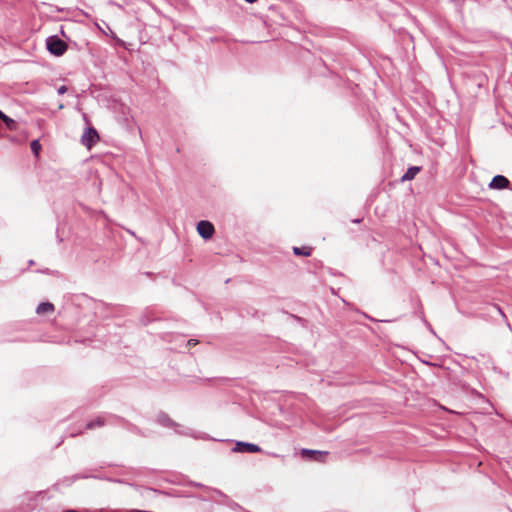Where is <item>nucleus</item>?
<instances>
[{
  "instance_id": "obj_5",
  "label": "nucleus",
  "mask_w": 512,
  "mask_h": 512,
  "mask_svg": "<svg viewBox=\"0 0 512 512\" xmlns=\"http://www.w3.org/2000/svg\"><path fill=\"white\" fill-rule=\"evenodd\" d=\"M237 451L247 452V453H256L261 451V448L252 443L238 442L237 443Z\"/></svg>"
},
{
  "instance_id": "obj_11",
  "label": "nucleus",
  "mask_w": 512,
  "mask_h": 512,
  "mask_svg": "<svg viewBox=\"0 0 512 512\" xmlns=\"http://www.w3.org/2000/svg\"><path fill=\"white\" fill-rule=\"evenodd\" d=\"M0 119L5 122V124L7 125V127L9 129H14L15 121L13 119H11L10 117H8L7 115H5L1 110H0Z\"/></svg>"
},
{
  "instance_id": "obj_7",
  "label": "nucleus",
  "mask_w": 512,
  "mask_h": 512,
  "mask_svg": "<svg viewBox=\"0 0 512 512\" xmlns=\"http://www.w3.org/2000/svg\"><path fill=\"white\" fill-rule=\"evenodd\" d=\"M419 171H420V167H417V166H412V167L408 168L407 171L405 172V174L402 176L401 181L405 182V181H410V180L414 179L416 177V175L419 173Z\"/></svg>"
},
{
  "instance_id": "obj_17",
  "label": "nucleus",
  "mask_w": 512,
  "mask_h": 512,
  "mask_svg": "<svg viewBox=\"0 0 512 512\" xmlns=\"http://www.w3.org/2000/svg\"><path fill=\"white\" fill-rule=\"evenodd\" d=\"M134 512H141V511H134Z\"/></svg>"
},
{
  "instance_id": "obj_14",
  "label": "nucleus",
  "mask_w": 512,
  "mask_h": 512,
  "mask_svg": "<svg viewBox=\"0 0 512 512\" xmlns=\"http://www.w3.org/2000/svg\"><path fill=\"white\" fill-rule=\"evenodd\" d=\"M58 94L62 95L67 92V87L65 85H62L57 90Z\"/></svg>"
},
{
  "instance_id": "obj_3",
  "label": "nucleus",
  "mask_w": 512,
  "mask_h": 512,
  "mask_svg": "<svg viewBox=\"0 0 512 512\" xmlns=\"http://www.w3.org/2000/svg\"><path fill=\"white\" fill-rule=\"evenodd\" d=\"M99 139L98 133L94 128H88L81 137V143L87 148H91Z\"/></svg>"
},
{
  "instance_id": "obj_13",
  "label": "nucleus",
  "mask_w": 512,
  "mask_h": 512,
  "mask_svg": "<svg viewBox=\"0 0 512 512\" xmlns=\"http://www.w3.org/2000/svg\"><path fill=\"white\" fill-rule=\"evenodd\" d=\"M32 152L37 156L41 150V145L38 140H33L30 144Z\"/></svg>"
},
{
  "instance_id": "obj_10",
  "label": "nucleus",
  "mask_w": 512,
  "mask_h": 512,
  "mask_svg": "<svg viewBox=\"0 0 512 512\" xmlns=\"http://www.w3.org/2000/svg\"><path fill=\"white\" fill-rule=\"evenodd\" d=\"M293 252L295 255L298 256H310L311 255V248L308 247H294Z\"/></svg>"
},
{
  "instance_id": "obj_12",
  "label": "nucleus",
  "mask_w": 512,
  "mask_h": 512,
  "mask_svg": "<svg viewBox=\"0 0 512 512\" xmlns=\"http://www.w3.org/2000/svg\"><path fill=\"white\" fill-rule=\"evenodd\" d=\"M104 425V419L102 417H98L97 419L90 421L86 428L87 429H94L95 427H100Z\"/></svg>"
},
{
  "instance_id": "obj_2",
  "label": "nucleus",
  "mask_w": 512,
  "mask_h": 512,
  "mask_svg": "<svg viewBox=\"0 0 512 512\" xmlns=\"http://www.w3.org/2000/svg\"><path fill=\"white\" fill-rule=\"evenodd\" d=\"M197 232L199 233V235L202 238L210 239L213 236L215 229L211 222L206 221V220H201L197 224Z\"/></svg>"
},
{
  "instance_id": "obj_16",
  "label": "nucleus",
  "mask_w": 512,
  "mask_h": 512,
  "mask_svg": "<svg viewBox=\"0 0 512 512\" xmlns=\"http://www.w3.org/2000/svg\"><path fill=\"white\" fill-rule=\"evenodd\" d=\"M245 1H246V2H248V3H254V2H256L257 0H245Z\"/></svg>"
},
{
  "instance_id": "obj_15",
  "label": "nucleus",
  "mask_w": 512,
  "mask_h": 512,
  "mask_svg": "<svg viewBox=\"0 0 512 512\" xmlns=\"http://www.w3.org/2000/svg\"><path fill=\"white\" fill-rule=\"evenodd\" d=\"M196 344H197V340H194V339H190V340L187 342V346L196 345Z\"/></svg>"
},
{
  "instance_id": "obj_1",
  "label": "nucleus",
  "mask_w": 512,
  "mask_h": 512,
  "mask_svg": "<svg viewBox=\"0 0 512 512\" xmlns=\"http://www.w3.org/2000/svg\"><path fill=\"white\" fill-rule=\"evenodd\" d=\"M46 44L48 51L55 56H61L67 50V44L56 36L49 37Z\"/></svg>"
},
{
  "instance_id": "obj_6",
  "label": "nucleus",
  "mask_w": 512,
  "mask_h": 512,
  "mask_svg": "<svg viewBox=\"0 0 512 512\" xmlns=\"http://www.w3.org/2000/svg\"><path fill=\"white\" fill-rule=\"evenodd\" d=\"M326 454H327L326 452H321V451H317V450H309V449L302 450L303 456H306L310 459L317 460V461H322Z\"/></svg>"
},
{
  "instance_id": "obj_9",
  "label": "nucleus",
  "mask_w": 512,
  "mask_h": 512,
  "mask_svg": "<svg viewBox=\"0 0 512 512\" xmlns=\"http://www.w3.org/2000/svg\"><path fill=\"white\" fill-rule=\"evenodd\" d=\"M53 310H54L53 304H51L49 302H44V303H41L38 305L36 312L38 314H45V313L52 312Z\"/></svg>"
},
{
  "instance_id": "obj_8",
  "label": "nucleus",
  "mask_w": 512,
  "mask_h": 512,
  "mask_svg": "<svg viewBox=\"0 0 512 512\" xmlns=\"http://www.w3.org/2000/svg\"><path fill=\"white\" fill-rule=\"evenodd\" d=\"M158 422L161 425L167 426V427H174V426H176L174 421L165 413H161V414L158 415Z\"/></svg>"
},
{
  "instance_id": "obj_4",
  "label": "nucleus",
  "mask_w": 512,
  "mask_h": 512,
  "mask_svg": "<svg viewBox=\"0 0 512 512\" xmlns=\"http://www.w3.org/2000/svg\"><path fill=\"white\" fill-rule=\"evenodd\" d=\"M509 186V180L503 175H496L489 184L491 189H504Z\"/></svg>"
}]
</instances>
